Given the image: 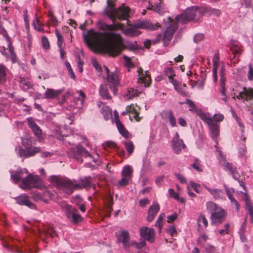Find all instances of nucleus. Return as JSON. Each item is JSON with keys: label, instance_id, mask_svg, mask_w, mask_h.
I'll use <instances>...</instances> for the list:
<instances>
[{"label": "nucleus", "instance_id": "1", "mask_svg": "<svg viewBox=\"0 0 253 253\" xmlns=\"http://www.w3.org/2000/svg\"><path fill=\"white\" fill-rule=\"evenodd\" d=\"M107 6L104 9V14L112 21V24H107L101 20L96 22L98 28L104 31L103 33L96 32L90 40L85 34L83 35L84 42L88 45L95 46L100 51L107 53L109 55L116 56L119 55L124 48L130 51L138 49L136 41L127 42L124 44L119 34L113 31L122 29L123 25L120 23H115L116 18L122 20L127 19L128 10L124 4L118 8H115L112 0H107Z\"/></svg>", "mask_w": 253, "mask_h": 253}, {"label": "nucleus", "instance_id": "2", "mask_svg": "<svg viewBox=\"0 0 253 253\" xmlns=\"http://www.w3.org/2000/svg\"><path fill=\"white\" fill-rule=\"evenodd\" d=\"M202 7H200L197 6L188 7L182 13L175 17L176 21H174L170 17H168L170 24L164 32V34L163 35L161 33L158 35L154 39L146 40L144 43L145 47L148 48L151 44H157L161 40L163 42L164 46L168 45L171 41L173 34L178 28V22H180L182 24H186L193 20L195 18H198V19L201 18L203 16V13L201 12V11H202Z\"/></svg>", "mask_w": 253, "mask_h": 253}, {"label": "nucleus", "instance_id": "3", "mask_svg": "<svg viewBox=\"0 0 253 253\" xmlns=\"http://www.w3.org/2000/svg\"><path fill=\"white\" fill-rule=\"evenodd\" d=\"M50 180L52 184L68 194H71L75 189H81V185L74 182L70 179H61L57 176L52 175L50 176Z\"/></svg>", "mask_w": 253, "mask_h": 253}, {"label": "nucleus", "instance_id": "4", "mask_svg": "<svg viewBox=\"0 0 253 253\" xmlns=\"http://www.w3.org/2000/svg\"><path fill=\"white\" fill-rule=\"evenodd\" d=\"M67 154L69 157L75 159L81 163L83 162L82 157L92 158L89 152L80 144H78L75 148H70Z\"/></svg>", "mask_w": 253, "mask_h": 253}, {"label": "nucleus", "instance_id": "5", "mask_svg": "<svg viewBox=\"0 0 253 253\" xmlns=\"http://www.w3.org/2000/svg\"><path fill=\"white\" fill-rule=\"evenodd\" d=\"M22 183L23 185L22 188L28 189L33 187H40L42 185V180L39 176L29 174L22 179Z\"/></svg>", "mask_w": 253, "mask_h": 253}, {"label": "nucleus", "instance_id": "6", "mask_svg": "<svg viewBox=\"0 0 253 253\" xmlns=\"http://www.w3.org/2000/svg\"><path fill=\"white\" fill-rule=\"evenodd\" d=\"M65 213L68 219L77 224L82 221L83 218L78 213V210L72 206L66 205L64 206Z\"/></svg>", "mask_w": 253, "mask_h": 253}, {"label": "nucleus", "instance_id": "7", "mask_svg": "<svg viewBox=\"0 0 253 253\" xmlns=\"http://www.w3.org/2000/svg\"><path fill=\"white\" fill-rule=\"evenodd\" d=\"M118 243H122L123 248L127 249L130 246L129 233L125 230H122L115 233Z\"/></svg>", "mask_w": 253, "mask_h": 253}, {"label": "nucleus", "instance_id": "8", "mask_svg": "<svg viewBox=\"0 0 253 253\" xmlns=\"http://www.w3.org/2000/svg\"><path fill=\"white\" fill-rule=\"evenodd\" d=\"M223 166L224 168V169L226 171L229 170L233 178L238 181L240 185L242 186L246 192L245 183L242 180L240 179V176L237 172L236 168L233 167L232 164L226 161H224Z\"/></svg>", "mask_w": 253, "mask_h": 253}, {"label": "nucleus", "instance_id": "9", "mask_svg": "<svg viewBox=\"0 0 253 253\" xmlns=\"http://www.w3.org/2000/svg\"><path fill=\"white\" fill-rule=\"evenodd\" d=\"M225 215V212L224 210L219 208L211 214V224L216 225L221 223L223 221Z\"/></svg>", "mask_w": 253, "mask_h": 253}, {"label": "nucleus", "instance_id": "10", "mask_svg": "<svg viewBox=\"0 0 253 253\" xmlns=\"http://www.w3.org/2000/svg\"><path fill=\"white\" fill-rule=\"evenodd\" d=\"M18 151V155L21 158H29L34 156L36 153L40 152V148L34 147L32 149H24L21 147L16 148V150Z\"/></svg>", "mask_w": 253, "mask_h": 253}, {"label": "nucleus", "instance_id": "11", "mask_svg": "<svg viewBox=\"0 0 253 253\" xmlns=\"http://www.w3.org/2000/svg\"><path fill=\"white\" fill-rule=\"evenodd\" d=\"M140 236L145 240L153 243L155 239V231L153 228L143 227L140 230Z\"/></svg>", "mask_w": 253, "mask_h": 253}, {"label": "nucleus", "instance_id": "12", "mask_svg": "<svg viewBox=\"0 0 253 253\" xmlns=\"http://www.w3.org/2000/svg\"><path fill=\"white\" fill-rule=\"evenodd\" d=\"M16 203L20 206H26L29 208L34 209L35 205L29 199V197L26 194H21L14 198Z\"/></svg>", "mask_w": 253, "mask_h": 253}, {"label": "nucleus", "instance_id": "13", "mask_svg": "<svg viewBox=\"0 0 253 253\" xmlns=\"http://www.w3.org/2000/svg\"><path fill=\"white\" fill-rule=\"evenodd\" d=\"M133 27L136 28L145 29L150 30H157L159 25L157 24H154L150 21L147 20L138 21L133 24Z\"/></svg>", "mask_w": 253, "mask_h": 253}, {"label": "nucleus", "instance_id": "14", "mask_svg": "<svg viewBox=\"0 0 253 253\" xmlns=\"http://www.w3.org/2000/svg\"><path fill=\"white\" fill-rule=\"evenodd\" d=\"M107 81L108 83L111 84H110L109 87L112 90L113 94H116L117 92V88L119 84L117 74L114 73H111V74L107 75Z\"/></svg>", "mask_w": 253, "mask_h": 253}, {"label": "nucleus", "instance_id": "15", "mask_svg": "<svg viewBox=\"0 0 253 253\" xmlns=\"http://www.w3.org/2000/svg\"><path fill=\"white\" fill-rule=\"evenodd\" d=\"M161 116L163 120L168 119L172 127L176 126V119L171 110H163L161 113Z\"/></svg>", "mask_w": 253, "mask_h": 253}, {"label": "nucleus", "instance_id": "16", "mask_svg": "<svg viewBox=\"0 0 253 253\" xmlns=\"http://www.w3.org/2000/svg\"><path fill=\"white\" fill-rule=\"evenodd\" d=\"M137 72L139 77L138 82L143 83L145 87L148 86L151 82L150 76L147 74L146 72L144 73L142 68L138 69Z\"/></svg>", "mask_w": 253, "mask_h": 253}, {"label": "nucleus", "instance_id": "17", "mask_svg": "<svg viewBox=\"0 0 253 253\" xmlns=\"http://www.w3.org/2000/svg\"><path fill=\"white\" fill-rule=\"evenodd\" d=\"M160 210V206L157 203H154L153 205L149 207L148 211V215L147 216V220L151 222L152 221L155 216Z\"/></svg>", "mask_w": 253, "mask_h": 253}, {"label": "nucleus", "instance_id": "18", "mask_svg": "<svg viewBox=\"0 0 253 253\" xmlns=\"http://www.w3.org/2000/svg\"><path fill=\"white\" fill-rule=\"evenodd\" d=\"M63 90V89L54 90L52 88H47L45 92L44 95L46 99H54L61 94Z\"/></svg>", "mask_w": 253, "mask_h": 253}, {"label": "nucleus", "instance_id": "19", "mask_svg": "<svg viewBox=\"0 0 253 253\" xmlns=\"http://www.w3.org/2000/svg\"><path fill=\"white\" fill-rule=\"evenodd\" d=\"M182 147L184 148L185 147V145L184 144L183 140L182 139H178L177 140H175L174 139H172V148L173 152L178 154L181 152V148Z\"/></svg>", "mask_w": 253, "mask_h": 253}, {"label": "nucleus", "instance_id": "20", "mask_svg": "<svg viewBox=\"0 0 253 253\" xmlns=\"http://www.w3.org/2000/svg\"><path fill=\"white\" fill-rule=\"evenodd\" d=\"M208 126L211 134V137L215 140L219 135V126L217 123L213 122Z\"/></svg>", "mask_w": 253, "mask_h": 253}, {"label": "nucleus", "instance_id": "21", "mask_svg": "<svg viewBox=\"0 0 253 253\" xmlns=\"http://www.w3.org/2000/svg\"><path fill=\"white\" fill-rule=\"evenodd\" d=\"M202 11H201V12L203 13V15L205 14H209V15H214L217 17H219L221 14V12L220 10L218 9H215L211 7H202Z\"/></svg>", "mask_w": 253, "mask_h": 253}, {"label": "nucleus", "instance_id": "22", "mask_svg": "<svg viewBox=\"0 0 253 253\" xmlns=\"http://www.w3.org/2000/svg\"><path fill=\"white\" fill-rule=\"evenodd\" d=\"M99 93L103 99H111L112 98L106 84H101L99 86Z\"/></svg>", "mask_w": 253, "mask_h": 253}, {"label": "nucleus", "instance_id": "23", "mask_svg": "<svg viewBox=\"0 0 253 253\" xmlns=\"http://www.w3.org/2000/svg\"><path fill=\"white\" fill-rule=\"evenodd\" d=\"M245 202L246 209L248 210L251 217L250 221L251 223H253V206L251 201L249 200L247 195H246Z\"/></svg>", "mask_w": 253, "mask_h": 253}, {"label": "nucleus", "instance_id": "24", "mask_svg": "<svg viewBox=\"0 0 253 253\" xmlns=\"http://www.w3.org/2000/svg\"><path fill=\"white\" fill-rule=\"evenodd\" d=\"M101 112L105 120H108L112 117V110L108 107L103 105L101 109Z\"/></svg>", "mask_w": 253, "mask_h": 253}, {"label": "nucleus", "instance_id": "25", "mask_svg": "<svg viewBox=\"0 0 253 253\" xmlns=\"http://www.w3.org/2000/svg\"><path fill=\"white\" fill-rule=\"evenodd\" d=\"M6 69L3 65H0V86L3 85L6 82Z\"/></svg>", "mask_w": 253, "mask_h": 253}, {"label": "nucleus", "instance_id": "26", "mask_svg": "<svg viewBox=\"0 0 253 253\" xmlns=\"http://www.w3.org/2000/svg\"><path fill=\"white\" fill-rule=\"evenodd\" d=\"M120 133L124 137H127V132L120 120H117L115 123Z\"/></svg>", "mask_w": 253, "mask_h": 253}, {"label": "nucleus", "instance_id": "27", "mask_svg": "<svg viewBox=\"0 0 253 253\" xmlns=\"http://www.w3.org/2000/svg\"><path fill=\"white\" fill-rule=\"evenodd\" d=\"M80 181L81 182V184H79L81 185V189L82 188H89L91 185V177L86 176L84 178L80 179Z\"/></svg>", "mask_w": 253, "mask_h": 253}, {"label": "nucleus", "instance_id": "28", "mask_svg": "<svg viewBox=\"0 0 253 253\" xmlns=\"http://www.w3.org/2000/svg\"><path fill=\"white\" fill-rule=\"evenodd\" d=\"M226 88H225V84L223 79L222 78L220 79V92L222 96V100L224 101L225 102H227V96L226 95L225 93Z\"/></svg>", "mask_w": 253, "mask_h": 253}, {"label": "nucleus", "instance_id": "29", "mask_svg": "<svg viewBox=\"0 0 253 253\" xmlns=\"http://www.w3.org/2000/svg\"><path fill=\"white\" fill-rule=\"evenodd\" d=\"M29 126L35 135L39 136L41 134L42 130L34 122H29Z\"/></svg>", "mask_w": 253, "mask_h": 253}, {"label": "nucleus", "instance_id": "30", "mask_svg": "<svg viewBox=\"0 0 253 253\" xmlns=\"http://www.w3.org/2000/svg\"><path fill=\"white\" fill-rule=\"evenodd\" d=\"M138 95V93H137V91L136 90H134L132 88H131L127 90V93L126 94L125 96V99L126 100H128L131 99Z\"/></svg>", "mask_w": 253, "mask_h": 253}, {"label": "nucleus", "instance_id": "31", "mask_svg": "<svg viewBox=\"0 0 253 253\" xmlns=\"http://www.w3.org/2000/svg\"><path fill=\"white\" fill-rule=\"evenodd\" d=\"M124 33L128 36L133 37L139 35L140 32L133 28H128L124 31Z\"/></svg>", "mask_w": 253, "mask_h": 253}, {"label": "nucleus", "instance_id": "32", "mask_svg": "<svg viewBox=\"0 0 253 253\" xmlns=\"http://www.w3.org/2000/svg\"><path fill=\"white\" fill-rule=\"evenodd\" d=\"M200 117L201 119L205 123L209 126L213 122H214L212 120V118L209 116L208 114H206L205 113H202L200 114Z\"/></svg>", "mask_w": 253, "mask_h": 253}, {"label": "nucleus", "instance_id": "33", "mask_svg": "<svg viewBox=\"0 0 253 253\" xmlns=\"http://www.w3.org/2000/svg\"><path fill=\"white\" fill-rule=\"evenodd\" d=\"M121 175L123 177H126L130 179L131 175L130 167L129 166H126L124 167L122 171Z\"/></svg>", "mask_w": 253, "mask_h": 253}, {"label": "nucleus", "instance_id": "34", "mask_svg": "<svg viewBox=\"0 0 253 253\" xmlns=\"http://www.w3.org/2000/svg\"><path fill=\"white\" fill-rule=\"evenodd\" d=\"M201 222H202L203 223V224L204 225V226L206 227L208 226V220H207L205 216L202 213L200 214V215L199 216V218L197 219V225L198 226L199 228H200Z\"/></svg>", "mask_w": 253, "mask_h": 253}, {"label": "nucleus", "instance_id": "35", "mask_svg": "<svg viewBox=\"0 0 253 253\" xmlns=\"http://www.w3.org/2000/svg\"><path fill=\"white\" fill-rule=\"evenodd\" d=\"M19 82L20 84L21 87H23L25 89L30 88L31 85L30 83L24 78L20 77Z\"/></svg>", "mask_w": 253, "mask_h": 253}, {"label": "nucleus", "instance_id": "36", "mask_svg": "<svg viewBox=\"0 0 253 253\" xmlns=\"http://www.w3.org/2000/svg\"><path fill=\"white\" fill-rule=\"evenodd\" d=\"M127 154L130 156L134 151V145L132 141L125 142L124 143Z\"/></svg>", "mask_w": 253, "mask_h": 253}, {"label": "nucleus", "instance_id": "37", "mask_svg": "<svg viewBox=\"0 0 253 253\" xmlns=\"http://www.w3.org/2000/svg\"><path fill=\"white\" fill-rule=\"evenodd\" d=\"M206 206L207 210L211 213L219 208L216 204L212 202H207L206 204Z\"/></svg>", "mask_w": 253, "mask_h": 253}, {"label": "nucleus", "instance_id": "38", "mask_svg": "<svg viewBox=\"0 0 253 253\" xmlns=\"http://www.w3.org/2000/svg\"><path fill=\"white\" fill-rule=\"evenodd\" d=\"M244 95L247 98V101L249 99H253V89L251 88L247 89L246 87L243 88Z\"/></svg>", "mask_w": 253, "mask_h": 253}, {"label": "nucleus", "instance_id": "39", "mask_svg": "<svg viewBox=\"0 0 253 253\" xmlns=\"http://www.w3.org/2000/svg\"><path fill=\"white\" fill-rule=\"evenodd\" d=\"M230 50L234 55V58L235 57L236 55H240L241 54V50H240V47L237 45L233 44L230 47Z\"/></svg>", "mask_w": 253, "mask_h": 253}, {"label": "nucleus", "instance_id": "40", "mask_svg": "<svg viewBox=\"0 0 253 253\" xmlns=\"http://www.w3.org/2000/svg\"><path fill=\"white\" fill-rule=\"evenodd\" d=\"M208 237L205 234L201 235L197 240L198 244L200 246H203L204 244L207 241Z\"/></svg>", "mask_w": 253, "mask_h": 253}, {"label": "nucleus", "instance_id": "41", "mask_svg": "<svg viewBox=\"0 0 253 253\" xmlns=\"http://www.w3.org/2000/svg\"><path fill=\"white\" fill-rule=\"evenodd\" d=\"M42 43L43 48L45 49H48L50 47V44L48 39L46 37L43 36L42 38Z\"/></svg>", "mask_w": 253, "mask_h": 253}, {"label": "nucleus", "instance_id": "42", "mask_svg": "<svg viewBox=\"0 0 253 253\" xmlns=\"http://www.w3.org/2000/svg\"><path fill=\"white\" fill-rule=\"evenodd\" d=\"M211 195L215 199H221L222 197L223 192L221 190L219 189H214Z\"/></svg>", "mask_w": 253, "mask_h": 253}, {"label": "nucleus", "instance_id": "43", "mask_svg": "<svg viewBox=\"0 0 253 253\" xmlns=\"http://www.w3.org/2000/svg\"><path fill=\"white\" fill-rule=\"evenodd\" d=\"M10 173V178L15 182H19L22 179V178L17 175L15 172H12L11 170H9Z\"/></svg>", "mask_w": 253, "mask_h": 253}, {"label": "nucleus", "instance_id": "44", "mask_svg": "<svg viewBox=\"0 0 253 253\" xmlns=\"http://www.w3.org/2000/svg\"><path fill=\"white\" fill-rule=\"evenodd\" d=\"M200 166V162L198 159H196L195 162L191 165V167L198 172L202 171V169H201Z\"/></svg>", "mask_w": 253, "mask_h": 253}, {"label": "nucleus", "instance_id": "45", "mask_svg": "<svg viewBox=\"0 0 253 253\" xmlns=\"http://www.w3.org/2000/svg\"><path fill=\"white\" fill-rule=\"evenodd\" d=\"M165 74L168 76V77L169 78H170L171 77H173L175 76V74L174 73V71L172 69V68L169 67L167 68H166L165 69Z\"/></svg>", "mask_w": 253, "mask_h": 253}, {"label": "nucleus", "instance_id": "46", "mask_svg": "<svg viewBox=\"0 0 253 253\" xmlns=\"http://www.w3.org/2000/svg\"><path fill=\"white\" fill-rule=\"evenodd\" d=\"M229 227H230L229 224L226 223L224 225V229H220L218 231L219 234H220L221 235H223L225 234H229Z\"/></svg>", "mask_w": 253, "mask_h": 253}, {"label": "nucleus", "instance_id": "47", "mask_svg": "<svg viewBox=\"0 0 253 253\" xmlns=\"http://www.w3.org/2000/svg\"><path fill=\"white\" fill-rule=\"evenodd\" d=\"M56 35L57 38V45L59 48H62L63 42V39L61 34L57 30L56 31Z\"/></svg>", "mask_w": 253, "mask_h": 253}, {"label": "nucleus", "instance_id": "48", "mask_svg": "<svg viewBox=\"0 0 253 253\" xmlns=\"http://www.w3.org/2000/svg\"><path fill=\"white\" fill-rule=\"evenodd\" d=\"M219 55L218 52H216L214 54L212 62H213V67H218V63L219 61Z\"/></svg>", "mask_w": 253, "mask_h": 253}, {"label": "nucleus", "instance_id": "49", "mask_svg": "<svg viewBox=\"0 0 253 253\" xmlns=\"http://www.w3.org/2000/svg\"><path fill=\"white\" fill-rule=\"evenodd\" d=\"M223 118L224 116L222 114H214L213 116L212 120L214 122L217 123V122L222 121Z\"/></svg>", "mask_w": 253, "mask_h": 253}, {"label": "nucleus", "instance_id": "50", "mask_svg": "<svg viewBox=\"0 0 253 253\" xmlns=\"http://www.w3.org/2000/svg\"><path fill=\"white\" fill-rule=\"evenodd\" d=\"M204 38V35L203 34H196L193 40L194 42L196 43H198L199 42L202 41Z\"/></svg>", "mask_w": 253, "mask_h": 253}, {"label": "nucleus", "instance_id": "51", "mask_svg": "<svg viewBox=\"0 0 253 253\" xmlns=\"http://www.w3.org/2000/svg\"><path fill=\"white\" fill-rule=\"evenodd\" d=\"M129 178L123 177L118 181V184L120 186H125L128 184V179Z\"/></svg>", "mask_w": 253, "mask_h": 253}, {"label": "nucleus", "instance_id": "52", "mask_svg": "<svg viewBox=\"0 0 253 253\" xmlns=\"http://www.w3.org/2000/svg\"><path fill=\"white\" fill-rule=\"evenodd\" d=\"M168 192L169 195V196L171 198H174L175 200L179 199V196L177 193L174 192V190L172 188H169L168 190Z\"/></svg>", "mask_w": 253, "mask_h": 253}, {"label": "nucleus", "instance_id": "53", "mask_svg": "<svg viewBox=\"0 0 253 253\" xmlns=\"http://www.w3.org/2000/svg\"><path fill=\"white\" fill-rule=\"evenodd\" d=\"M169 82L174 86V89L175 90H178V87L179 86V83L176 80L173 79L172 77L169 78Z\"/></svg>", "mask_w": 253, "mask_h": 253}, {"label": "nucleus", "instance_id": "54", "mask_svg": "<svg viewBox=\"0 0 253 253\" xmlns=\"http://www.w3.org/2000/svg\"><path fill=\"white\" fill-rule=\"evenodd\" d=\"M205 250L206 253H214L215 251V249L212 246L207 245L205 247Z\"/></svg>", "mask_w": 253, "mask_h": 253}, {"label": "nucleus", "instance_id": "55", "mask_svg": "<svg viewBox=\"0 0 253 253\" xmlns=\"http://www.w3.org/2000/svg\"><path fill=\"white\" fill-rule=\"evenodd\" d=\"M177 217V214L176 213H174L170 215H168L167 216V222L168 223H172L173 222Z\"/></svg>", "mask_w": 253, "mask_h": 253}, {"label": "nucleus", "instance_id": "56", "mask_svg": "<svg viewBox=\"0 0 253 253\" xmlns=\"http://www.w3.org/2000/svg\"><path fill=\"white\" fill-rule=\"evenodd\" d=\"M174 175L181 183H186V180L182 175L180 173H175Z\"/></svg>", "mask_w": 253, "mask_h": 253}, {"label": "nucleus", "instance_id": "57", "mask_svg": "<svg viewBox=\"0 0 253 253\" xmlns=\"http://www.w3.org/2000/svg\"><path fill=\"white\" fill-rule=\"evenodd\" d=\"M79 96L78 97V100L80 101L81 104H83L84 102V98L85 97V95L84 93V92L82 90H80L79 91Z\"/></svg>", "mask_w": 253, "mask_h": 253}, {"label": "nucleus", "instance_id": "58", "mask_svg": "<svg viewBox=\"0 0 253 253\" xmlns=\"http://www.w3.org/2000/svg\"><path fill=\"white\" fill-rule=\"evenodd\" d=\"M150 168V165L149 161H147L146 159H143V169H148Z\"/></svg>", "mask_w": 253, "mask_h": 253}, {"label": "nucleus", "instance_id": "59", "mask_svg": "<svg viewBox=\"0 0 253 253\" xmlns=\"http://www.w3.org/2000/svg\"><path fill=\"white\" fill-rule=\"evenodd\" d=\"M124 58L125 60V61L126 62V64L127 66H128L129 67H131L133 66V64L128 56L125 55H124Z\"/></svg>", "mask_w": 253, "mask_h": 253}, {"label": "nucleus", "instance_id": "60", "mask_svg": "<svg viewBox=\"0 0 253 253\" xmlns=\"http://www.w3.org/2000/svg\"><path fill=\"white\" fill-rule=\"evenodd\" d=\"M249 69L248 78L249 80H252L253 79V69L251 65H249Z\"/></svg>", "mask_w": 253, "mask_h": 253}, {"label": "nucleus", "instance_id": "61", "mask_svg": "<svg viewBox=\"0 0 253 253\" xmlns=\"http://www.w3.org/2000/svg\"><path fill=\"white\" fill-rule=\"evenodd\" d=\"M168 232L171 236H173L174 234L176 232L175 227L174 226H169L168 229Z\"/></svg>", "mask_w": 253, "mask_h": 253}, {"label": "nucleus", "instance_id": "62", "mask_svg": "<svg viewBox=\"0 0 253 253\" xmlns=\"http://www.w3.org/2000/svg\"><path fill=\"white\" fill-rule=\"evenodd\" d=\"M149 201L147 198L140 199L139 201V205L141 207H144L147 204H149Z\"/></svg>", "mask_w": 253, "mask_h": 253}, {"label": "nucleus", "instance_id": "63", "mask_svg": "<svg viewBox=\"0 0 253 253\" xmlns=\"http://www.w3.org/2000/svg\"><path fill=\"white\" fill-rule=\"evenodd\" d=\"M229 199L230 200V201L235 205L237 210H239L240 207L239 203L235 200V199L233 196Z\"/></svg>", "mask_w": 253, "mask_h": 253}, {"label": "nucleus", "instance_id": "64", "mask_svg": "<svg viewBox=\"0 0 253 253\" xmlns=\"http://www.w3.org/2000/svg\"><path fill=\"white\" fill-rule=\"evenodd\" d=\"M92 64L94 67L95 68L96 70L97 71L101 74V72L102 71V69L101 67L99 66L98 63L96 61H92Z\"/></svg>", "mask_w": 253, "mask_h": 253}]
</instances>
